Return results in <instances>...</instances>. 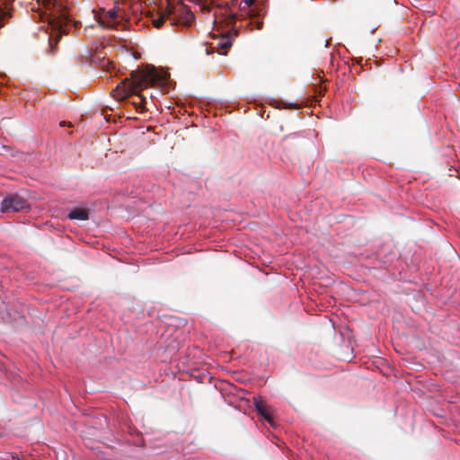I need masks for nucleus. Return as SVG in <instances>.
I'll return each mask as SVG.
<instances>
[{"label":"nucleus","instance_id":"nucleus-6","mask_svg":"<svg viewBox=\"0 0 460 460\" xmlns=\"http://www.w3.org/2000/svg\"><path fill=\"white\" fill-rule=\"evenodd\" d=\"M49 23H50L52 29L58 32V34L55 36V40H56V44H57L61 37V34L66 33V30H67L66 29V27H67L66 19L63 15H60V16L52 15L50 17Z\"/></svg>","mask_w":460,"mask_h":460},{"label":"nucleus","instance_id":"nucleus-8","mask_svg":"<svg viewBox=\"0 0 460 460\" xmlns=\"http://www.w3.org/2000/svg\"><path fill=\"white\" fill-rule=\"evenodd\" d=\"M67 217L72 220H87L89 218V211L86 208H74Z\"/></svg>","mask_w":460,"mask_h":460},{"label":"nucleus","instance_id":"nucleus-7","mask_svg":"<svg viewBox=\"0 0 460 460\" xmlns=\"http://www.w3.org/2000/svg\"><path fill=\"white\" fill-rule=\"evenodd\" d=\"M254 407L257 412L270 425H273L272 419L268 411L266 403L261 398H254Z\"/></svg>","mask_w":460,"mask_h":460},{"label":"nucleus","instance_id":"nucleus-13","mask_svg":"<svg viewBox=\"0 0 460 460\" xmlns=\"http://www.w3.org/2000/svg\"><path fill=\"white\" fill-rule=\"evenodd\" d=\"M243 2L245 3V4H247L248 6H251L253 4V3L255 2V0H243Z\"/></svg>","mask_w":460,"mask_h":460},{"label":"nucleus","instance_id":"nucleus-15","mask_svg":"<svg viewBox=\"0 0 460 460\" xmlns=\"http://www.w3.org/2000/svg\"><path fill=\"white\" fill-rule=\"evenodd\" d=\"M52 40H53V36H50L49 39V42L50 46H52Z\"/></svg>","mask_w":460,"mask_h":460},{"label":"nucleus","instance_id":"nucleus-1","mask_svg":"<svg viewBox=\"0 0 460 460\" xmlns=\"http://www.w3.org/2000/svg\"><path fill=\"white\" fill-rule=\"evenodd\" d=\"M144 70L138 68L130 73L128 78L123 79L116 88L112 89L111 94L117 101L128 100L136 110L144 112Z\"/></svg>","mask_w":460,"mask_h":460},{"label":"nucleus","instance_id":"nucleus-3","mask_svg":"<svg viewBox=\"0 0 460 460\" xmlns=\"http://www.w3.org/2000/svg\"><path fill=\"white\" fill-rule=\"evenodd\" d=\"M30 208V204L26 199L18 195L12 194L4 198L1 204V211L4 213L8 212H22Z\"/></svg>","mask_w":460,"mask_h":460},{"label":"nucleus","instance_id":"nucleus-4","mask_svg":"<svg viewBox=\"0 0 460 460\" xmlns=\"http://www.w3.org/2000/svg\"><path fill=\"white\" fill-rule=\"evenodd\" d=\"M122 21V13L115 9L105 11L102 8L98 13V22L103 28L118 29Z\"/></svg>","mask_w":460,"mask_h":460},{"label":"nucleus","instance_id":"nucleus-14","mask_svg":"<svg viewBox=\"0 0 460 460\" xmlns=\"http://www.w3.org/2000/svg\"><path fill=\"white\" fill-rule=\"evenodd\" d=\"M137 9H139L140 13L142 14V13H143V6H142L141 4H139V5L137 6Z\"/></svg>","mask_w":460,"mask_h":460},{"label":"nucleus","instance_id":"nucleus-17","mask_svg":"<svg viewBox=\"0 0 460 460\" xmlns=\"http://www.w3.org/2000/svg\"><path fill=\"white\" fill-rule=\"evenodd\" d=\"M150 98L153 99L155 98V96L153 95V93L150 94Z\"/></svg>","mask_w":460,"mask_h":460},{"label":"nucleus","instance_id":"nucleus-10","mask_svg":"<svg viewBox=\"0 0 460 460\" xmlns=\"http://www.w3.org/2000/svg\"><path fill=\"white\" fill-rule=\"evenodd\" d=\"M42 4V5L48 9L50 10L52 6L55 5V0H40Z\"/></svg>","mask_w":460,"mask_h":460},{"label":"nucleus","instance_id":"nucleus-16","mask_svg":"<svg viewBox=\"0 0 460 460\" xmlns=\"http://www.w3.org/2000/svg\"><path fill=\"white\" fill-rule=\"evenodd\" d=\"M65 125H66V122H65V121L60 122V126H61V127H64Z\"/></svg>","mask_w":460,"mask_h":460},{"label":"nucleus","instance_id":"nucleus-12","mask_svg":"<svg viewBox=\"0 0 460 460\" xmlns=\"http://www.w3.org/2000/svg\"><path fill=\"white\" fill-rule=\"evenodd\" d=\"M5 15H6V13L0 9V28L3 26L2 21Z\"/></svg>","mask_w":460,"mask_h":460},{"label":"nucleus","instance_id":"nucleus-2","mask_svg":"<svg viewBox=\"0 0 460 460\" xmlns=\"http://www.w3.org/2000/svg\"><path fill=\"white\" fill-rule=\"evenodd\" d=\"M146 88L147 85L159 88L161 91H169V75L164 70L157 69L153 65L146 64Z\"/></svg>","mask_w":460,"mask_h":460},{"label":"nucleus","instance_id":"nucleus-5","mask_svg":"<svg viewBox=\"0 0 460 460\" xmlns=\"http://www.w3.org/2000/svg\"><path fill=\"white\" fill-rule=\"evenodd\" d=\"M161 5L162 4L159 5L154 4L148 9L146 8V18H149L156 29L162 26L164 18L168 15L167 9L164 10Z\"/></svg>","mask_w":460,"mask_h":460},{"label":"nucleus","instance_id":"nucleus-11","mask_svg":"<svg viewBox=\"0 0 460 460\" xmlns=\"http://www.w3.org/2000/svg\"><path fill=\"white\" fill-rule=\"evenodd\" d=\"M262 25H263L262 21L257 20L254 22V28L257 30H261L262 28Z\"/></svg>","mask_w":460,"mask_h":460},{"label":"nucleus","instance_id":"nucleus-9","mask_svg":"<svg viewBox=\"0 0 460 460\" xmlns=\"http://www.w3.org/2000/svg\"><path fill=\"white\" fill-rule=\"evenodd\" d=\"M232 45L231 41L227 38H223L218 42V47L223 49H227Z\"/></svg>","mask_w":460,"mask_h":460}]
</instances>
